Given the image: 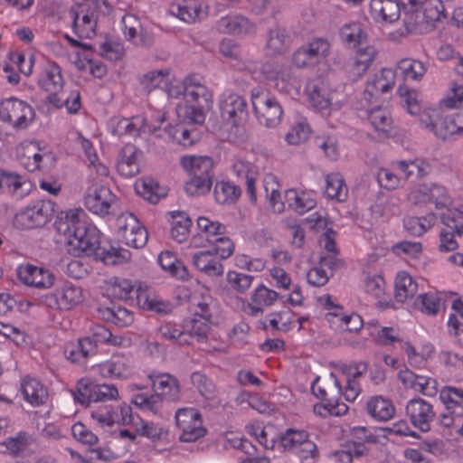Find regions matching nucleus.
<instances>
[{"label":"nucleus","instance_id":"35","mask_svg":"<svg viewBox=\"0 0 463 463\" xmlns=\"http://www.w3.org/2000/svg\"><path fill=\"white\" fill-rule=\"evenodd\" d=\"M157 260L161 268L169 271L173 277L183 280L188 279L189 273L186 266L178 260L172 252H162Z\"/></svg>","mask_w":463,"mask_h":463},{"label":"nucleus","instance_id":"7","mask_svg":"<svg viewBox=\"0 0 463 463\" xmlns=\"http://www.w3.org/2000/svg\"><path fill=\"white\" fill-rule=\"evenodd\" d=\"M54 208L51 200H36L16 214L15 222L24 229L42 227L51 220Z\"/></svg>","mask_w":463,"mask_h":463},{"label":"nucleus","instance_id":"25","mask_svg":"<svg viewBox=\"0 0 463 463\" xmlns=\"http://www.w3.org/2000/svg\"><path fill=\"white\" fill-rule=\"evenodd\" d=\"M369 415L379 421H386L392 418L395 408L392 401L381 395L371 397L366 403Z\"/></svg>","mask_w":463,"mask_h":463},{"label":"nucleus","instance_id":"33","mask_svg":"<svg viewBox=\"0 0 463 463\" xmlns=\"http://www.w3.org/2000/svg\"><path fill=\"white\" fill-rule=\"evenodd\" d=\"M279 298V294L265 287L264 285L259 286L251 297L252 304L250 306L252 316H257L262 313V307L271 306Z\"/></svg>","mask_w":463,"mask_h":463},{"label":"nucleus","instance_id":"64","mask_svg":"<svg viewBox=\"0 0 463 463\" xmlns=\"http://www.w3.org/2000/svg\"><path fill=\"white\" fill-rule=\"evenodd\" d=\"M139 221L131 213H125L120 214L117 218L116 225L118 228V235L123 240V235L127 234L130 230L133 231L135 227H137Z\"/></svg>","mask_w":463,"mask_h":463},{"label":"nucleus","instance_id":"49","mask_svg":"<svg viewBox=\"0 0 463 463\" xmlns=\"http://www.w3.org/2000/svg\"><path fill=\"white\" fill-rule=\"evenodd\" d=\"M178 428L182 431L179 439L183 442L196 441L206 434V430L203 426L202 416L195 418L191 423H187L185 427L179 426Z\"/></svg>","mask_w":463,"mask_h":463},{"label":"nucleus","instance_id":"3","mask_svg":"<svg viewBox=\"0 0 463 463\" xmlns=\"http://www.w3.org/2000/svg\"><path fill=\"white\" fill-rule=\"evenodd\" d=\"M320 377L317 376L312 383L311 390L313 394L325 401L324 404L314 405V412L322 417L328 415L340 416L345 414L348 408L345 403H340L339 399L342 395V385L340 381L336 378L335 373H330L322 383L318 385Z\"/></svg>","mask_w":463,"mask_h":463},{"label":"nucleus","instance_id":"29","mask_svg":"<svg viewBox=\"0 0 463 463\" xmlns=\"http://www.w3.org/2000/svg\"><path fill=\"white\" fill-rule=\"evenodd\" d=\"M146 131V119L141 117H134L132 118H118L115 119L113 126V134L119 137L124 135L137 137L139 136L140 132Z\"/></svg>","mask_w":463,"mask_h":463},{"label":"nucleus","instance_id":"45","mask_svg":"<svg viewBox=\"0 0 463 463\" xmlns=\"http://www.w3.org/2000/svg\"><path fill=\"white\" fill-rule=\"evenodd\" d=\"M403 11V24L408 33H422L425 31V15L421 8H407Z\"/></svg>","mask_w":463,"mask_h":463},{"label":"nucleus","instance_id":"31","mask_svg":"<svg viewBox=\"0 0 463 463\" xmlns=\"http://www.w3.org/2000/svg\"><path fill=\"white\" fill-rule=\"evenodd\" d=\"M436 215L430 212L425 216H410L403 220L405 230L412 236H421L436 222Z\"/></svg>","mask_w":463,"mask_h":463},{"label":"nucleus","instance_id":"44","mask_svg":"<svg viewBox=\"0 0 463 463\" xmlns=\"http://www.w3.org/2000/svg\"><path fill=\"white\" fill-rule=\"evenodd\" d=\"M441 222L444 228L440 231L439 238L440 244L439 250L442 251H450L458 248V242L455 240V236H461V232L458 229H454L453 222H446L444 220V213L441 215Z\"/></svg>","mask_w":463,"mask_h":463},{"label":"nucleus","instance_id":"1","mask_svg":"<svg viewBox=\"0 0 463 463\" xmlns=\"http://www.w3.org/2000/svg\"><path fill=\"white\" fill-rule=\"evenodd\" d=\"M85 216L83 210L73 209L61 213L59 220L55 222L56 230L66 238L68 250L75 255L83 253L93 256L105 265H117L128 261L131 256L130 252L101 241L99 231L88 223Z\"/></svg>","mask_w":463,"mask_h":463},{"label":"nucleus","instance_id":"22","mask_svg":"<svg viewBox=\"0 0 463 463\" xmlns=\"http://www.w3.org/2000/svg\"><path fill=\"white\" fill-rule=\"evenodd\" d=\"M137 153L138 149L132 144H127L122 147L117 164V169L120 175L130 178L139 173Z\"/></svg>","mask_w":463,"mask_h":463},{"label":"nucleus","instance_id":"55","mask_svg":"<svg viewBox=\"0 0 463 463\" xmlns=\"http://www.w3.org/2000/svg\"><path fill=\"white\" fill-rule=\"evenodd\" d=\"M147 240L148 232L146 229L139 223L133 231L130 230L127 234H124L122 241L128 246L139 249L146 244Z\"/></svg>","mask_w":463,"mask_h":463},{"label":"nucleus","instance_id":"42","mask_svg":"<svg viewBox=\"0 0 463 463\" xmlns=\"http://www.w3.org/2000/svg\"><path fill=\"white\" fill-rule=\"evenodd\" d=\"M326 181L325 194L326 196L338 202H345L347 198L348 189L342 176L339 174H329L326 175Z\"/></svg>","mask_w":463,"mask_h":463},{"label":"nucleus","instance_id":"51","mask_svg":"<svg viewBox=\"0 0 463 463\" xmlns=\"http://www.w3.org/2000/svg\"><path fill=\"white\" fill-rule=\"evenodd\" d=\"M285 200L288 207L302 214L316 206V202L313 199H304L298 195V192L294 189H289L285 193Z\"/></svg>","mask_w":463,"mask_h":463},{"label":"nucleus","instance_id":"8","mask_svg":"<svg viewBox=\"0 0 463 463\" xmlns=\"http://www.w3.org/2000/svg\"><path fill=\"white\" fill-rule=\"evenodd\" d=\"M409 202L416 206L434 204L436 209L448 207L450 197L447 189L435 183L421 184L408 194Z\"/></svg>","mask_w":463,"mask_h":463},{"label":"nucleus","instance_id":"40","mask_svg":"<svg viewBox=\"0 0 463 463\" xmlns=\"http://www.w3.org/2000/svg\"><path fill=\"white\" fill-rule=\"evenodd\" d=\"M368 120L377 131L389 136L392 129V119L390 113L381 107H376L368 111Z\"/></svg>","mask_w":463,"mask_h":463},{"label":"nucleus","instance_id":"30","mask_svg":"<svg viewBox=\"0 0 463 463\" xmlns=\"http://www.w3.org/2000/svg\"><path fill=\"white\" fill-rule=\"evenodd\" d=\"M394 288L396 300L404 302L417 293L418 284L409 273L402 271L396 276Z\"/></svg>","mask_w":463,"mask_h":463},{"label":"nucleus","instance_id":"17","mask_svg":"<svg viewBox=\"0 0 463 463\" xmlns=\"http://www.w3.org/2000/svg\"><path fill=\"white\" fill-rule=\"evenodd\" d=\"M369 10L375 21L393 23L400 18L402 6L399 0H371Z\"/></svg>","mask_w":463,"mask_h":463},{"label":"nucleus","instance_id":"48","mask_svg":"<svg viewBox=\"0 0 463 463\" xmlns=\"http://www.w3.org/2000/svg\"><path fill=\"white\" fill-rule=\"evenodd\" d=\"M210 320L191 317L187 318L184 321L183 328L184 335H189L191 336H195L198 340H203L206 337L209 330Z\"/></svg>","mask_w":463,"mask_h":463},{"label":"nucleus","instance_id":"6","mask_svg":"<svg viewBox=\"0 0 463 463\" xmlns=\"http://www.w3.org/2000/svg\"><path fill=\"white\" fill-rule=\"evenodd\" d=\"M251 104L260 124L267 128H275L279 124L283 109L274 97L267 92L252 91Z\"/></svg>","mask_w":463,"mask_h":463},{"label":"nucleus","instance_id":"41","mask_svg":"<svg viewBox=\"0 0 463 463\" xmlns=\"http://www.w3.org/2000/svg\"><path fill=\"white\" fill-rule=\"evenodd\" d=\"M241 194L240 186L224 181L217 182L213 190L215 201L222 204L235 203Z\"/></svg>","mask_w":463,"mask_h":463},{"label":"nucleus","instance_id":"13","mask_svg":"<svg viewBox=\"0 0 463 463\" xmlns=\"http://www.w3.org/2000/svg\"><path fill=\"white\" fill-rule=\"evenodd\" d=\"M406 413L414 427L424 432L430 430V422L435 417L431 404L421 398L412 399L406 406Z\"/></svg>","mask_w":463,"mask_h":463},{"label":"nucleus","instance_id":"38","mask_svg":"<svg viewBox=\"0 0 463 463\" xmlns=\"http://www.w3.org/2000/svg\"><path fill=\"white\" fill-rule=\"evenodd\" d=\"M137 192L149 203L156 204L160 198L165 197L166 193L158 182L152 178H146L136 184Z\"/></svg>","mask_w":463,"mask_h":463},{"label":"nucleus","instance_id":"32","mask_svg":"<svg viewBox=\"0 0 463 463\" xmlns=\"http://www.w3.org/2000/svg\"><path fill=\"white\" fill-rule=\"evenodd\" d=\"M455 134H463V113L439 119L437 129H435L437 137L447 139Z\"/></svg>","mask_w":463,"mask_h":463},{"label":"nucleus","instance_id":"28","mask_svg":"<svg viewBox=\"0 0 463 463\" xmlns=\"http://www.w3.org/2000/svg\"><path fill=\"white\" fill-rule=\"evenodd\" d=\"M38 83L48 93L59 92L63 87L61 68L56 63L48 64L39 78Z\"/></svg>","mask_w":463,"mask_h":463},{"label":"nucleus","instance_id":"36","mask_svg":"<svg viewBox=\"0 0 463 463\" xmlns=\"http://www.w3.org/2000/svg\"><path fill=\"white\" fill-rule=\"evenodd\" d=\"M171 236L179 243L186 241L189 235L192 221L184 212H173Z\"/></svg>","mask_w":463,"mask_h":463},{"label":"nucleus","instance_id":"2","mask_svg":"<svg viewBox=\"0 0 463 463\" xmlns=\"http://www.w3.org/2000/svg\"><path fill=\"white\" fill-rule=\"evenodd\" d=\"M151 385L155 393L147 396L144 393H138L134 396L133 403L146 411L157 413L163 403V397L171 402H177L180 398L179 381L169 373L149 374Z\"/></svg>","mask_w":463,"mask_h":463},{"label":"nucleus","instance_id":"21","mask_svg":"<svg viewBox=\"0 0 463 463\" xmlns=\"http://www.w3.org/2000/svg\"><path fill=\"white\" fill-rule=\"evenodd\" d=\"M396 72L388 68H384L379 74H375L373 79L366 83L364 95L365 99H371L378 93H386L394 86Z\"/></svg>","mask_w":463,"mask_h":463},{"label":"nucleus","instance_id":"26","mask_svg":"<svg viewBox=\"0 0 463 463\" xmlns=\"http://www.w3.org/2000/svg\"><path fill=\"white\" fill-rule=\"evenodd\" d=\"M308 438V434L305 430L295 429H288L285 433L280 435L277 439L270 440V449H274L278 447L283 451H297L301 442Z\"/></svg>","mask_w":463,"mask_h":463},{"label":"nucleus","instance_id":"43","mask_svg":"<svg viewBox=\"0 0 463 463\" xmlns=\"http://www.w3.org/2000/svg\"><path fill=\"white\" fill-rule=\"evenodd\" d=\"M397 71L405 80H418L423 77L427 69L420 61L406 58L398 62Z\"/></svg>","mask_w":463,"mask_h":463},{"label":"nucleus","instance_id":"62","mask_svg":"<svg viewBox=\"0 0 463 463\" xmlns=\"http://www.w3.org/2000/svg\"><path fill=\"white\" fill-rule=\"evenodd\" d=\"M134 286L129 279H116L111 286V292L114 297L120 299L131 298Z\"/></svg>","mask_w":463,"mask_h":463},{"label":"nucleus","instance_id":"27","mask_svg":"<svg viewBox=\"0 0 463 463\" xmlns=\"http://www.w3.org/2000/svg\"><path fill=\"white\" fill-rule=\"evenodd\" d=\"M290 44V36L284 28L276 26L269 29L267 36L266 50L269 55H280L286 52Z\"/></svg>","mask_w":463,"mask_h":463},{"label":"nucleus","instance_id":"18","mask_svg":"<svg viewBox=\"0 0 463 463\" xmlns=\"http://www.w3.org/2000/svg\"><path fill=\"white\" fill-rule=\"evenodd\" d=\"M124 34L135 46L148 48L154 43V35L144 30L133 16L123 18Z\"/></svg>","mask_w":463,"mask_h":463},{"label":"nucleus","instance_id":"46","mask_svg":"<svg viewBox=\"0 0 463 463\" xmlns=\"http://www.w3.org/2000/svg\"><path fill=\"white\" fill-rule=\"evenodd\" d=\"M138 305L146 310L154 311L160 315H166L172 311V305L168 302L150 298L146 292H138L137 295Z\"/></svg>","mask_w":463,"mask_h":463},{"label":"nucleus","instance_id":"59","mask_svg":"<svg viewBox=\"0 0 463 463\" xmlns=\"http://www.w3.org/2000/svg\"><path fill=\"white\" fill-rule=\"evenodd\" d=\"M253 279V276L236 271H229L227 273V280L229 283L235 290L241 293H244L250 287Z\"/></svg>","mask_w":463,"mask_h":463},{"label":"nucleus","instance_id":"4","mask_svg":"<svg viewBox=\"0 0 463 463\" xmlns=\"http://www.w3.org/2000/svg\"><path fill=\"white\" fill-rule=\"evenodd\" d=\"M185 103L176 108L178 116L193 124H203L205 120V110L213 104V94L207 87L186 90Z\"/></svg>","mask_w":463,"mask_h":463},{"label":"nucleus","instance_id":"9","mask_svg":"<svg viewBox=\"0 0 463 463\" xmlns=\"http://www.w3.org/2000/svg\"><path fill=\"white\" fill-rule=\"evenodd\" d=\"M33 118L34 111L25 101L13 97L0 102V119L14 128H25Z\"/></svg>","mask_w":463,"mask_h":463},{"label":"nucleus","instance_id":"52","mask_svg":"<svg viewBox=\"0 0 463 463\" xmlns=\"http://www.w3.org/2000/svg\"><path fill=\"white\" fill-rule=\"evenodd\" d=\"M191 381L200 394L206 400H213L215 397V386L213 383L201 372H194L191 375Z\"/></svg>","mask_w":463,"mask_h":463},{"label":"nucleus","instance_id":"60","mask_svg":"<svg viewBox=\"0 0 463 463\" xmlns=\"http://www.w3.org/2000/svg\"><path fill=\"white\" fill-rule=\"evenodd\" d=\"M310 128L307 123L300 122L294 126L286 135L289 145H298L307 139Z\"/></svg>","mask_w":463,"mask_h":463},{"label":"nucleus","instance_id":"50","mask_svg":"<svg viewBox=\"0 0 463 463\" xmlns=\"http://www.w3.org/2000/svg\"><path fill=\"white\" fill-rule=\"evenodd\" d=\"M97 346L98 345L94 343L91 337H84L78 341V345L70 351L67 357L73 363L78 362L80 360V355L83 358H87L97 353Z\"/></svg>","mask_w":463,"mask_h":463},{"label":"nucleus","instance_id":"10","mask_svg":"<svg viewBox=\"0 0 463 463\" xmlns=\"http://www.w3.org/2000/svg\"><path fill=\"white\" fill-rule=\"evenodd\" d=\"M221 117L233 127L244 122L248 116L245 99L236 93H224L220 99Z\"/></svg>","mask_w":463,"mask_h":463},{"label":"nucleus","instance_id":"5","mask_svg":"<svg viewBox=\"0 0 463 463\" xmlns=\"http://www.w3.org/2000/svg\"><path fill=\"white\" fill-rule=\"evenodd\" d=\"M83 301V293L81 288L66 284L52 292L41 295L29 301L28 306L37 305L51 310H70Z\"/></svg>","mask_w":463,"mask_h":463},{"label":"nucleus","instance_id":"53","mask_svg":"<svg viewBox=\"0 0 463 463\" xmlns=\"http://www.w3.org/2000/svg\"><path fill=\"white\" fill-rule=\"evenodd\" d=\"M92 401L94 402H103L116 400L118 396V389L113 384L95 383L90 382Z\"/></svg>","mask_w":463,"mask_h":463},{"label":"nucleus","instance_id":"24","mask_svg":"<svg viewBox=\"0 0 463 463\" xmlns=\"http://www.w3.org/2000/svg\"><path fill=\"white\" fill-rule=\"evenodd\" d=\"M24 400L33 406H40L48 399L47 389L35 378L26 376L21 383Z\"/></svg>","mask_w":463,"mask_h":463},{"label":"nucleus","instance_id":"14","mask_svg":"<svg viewBox=\"0 0 463 463\" xmlns=\"http://www.w3.org/2000/svg\"><path fill=\"white\" fill-rule=\"evenodd\" d=\"M398 377L402 383L423 395L433 397L438 392V383L432 377L416 374L408 369L401 371Z\"/></svg>","mask_w":463,"mask_h":463},{"label":"nucleus","instance_id":"58","mask_svg":"<svg viewBox=\"0 0 463 463\" xmlns=\"http://www.w3.org/2000/svg\"><path fill=\"white\" fill-rule=\"evenodd\" d=\"M419 309L427 314L435 315L439 307V299L433 294H420L415 302Z\"/></svg>","mask_w":463,"mask_h":463},{"label":"nucleus","instance_id":"63","mask_svg":"<svg viewBox=\"0 0 463 463\" xmlns=\"http://www.w3.org/2000/svg\"><path fill=\"white\" fill-rule=\"evenodd\" d=\"M166 75H168V71L164 70L150 71L144 75L141 83L144 89L150 92L152 90L160 87Z\"/></svg>","mask_w":463,"mask_h":463},{"label":"nucleus","instance_id":"11","mask_svg":"<svg viewBox=\"0 0 463 463\" xmlns=\"http://www.w3.org/2000/svg\"><path fill=\"white\" fill-rule=\"evenodd\" d=\"M329 52V43L317 38L299 47L292 56V62L298 68L312 66L326 58Z\"/></svg>","mask_w":463,"mask_h":463},{"label":"nucleus","instance_id":"57","mask_svg":"<svg viewBox=\"0 0 463 463\" xmlns=\"http://www.w3.org/2000/svg\"><path fill=\"white\" fill-rule=\"evenodd\" d=\"M71 433L73 438L82 444L92 446L99 441L97 435L80 421L72 425Z\"/></svg>","mask_w":463,"mask_h":463},{"label":"nucleus","instance_id":"47","mask_svg":"<svg viewBox=\"0 0 463 463\" xmlns=\"http://www.w3.org/2000/svg\"><path fill=\"white\" fill-rule=\"evenodd\" d=\"M91 339L98 344H109L111 345H122L124 338L120 335H113L111 331L100 324L93 325L90 327Z\"/></svg>","mask_w":463,"mask_h":463},{"label":"nucleus","instance_id":"56","mask_svg":"<svg viewBox=\"0 0 463 463\" xmlns=\"http://www.w3.org/2000/svg\"><path fill=\"white\" fill-rule=\"evenodd\" d=\"M364 36V32L357 24H345L340 30L342 41L349 46L355 47L360 44Z\"/></svg>","mask_w":463,"mask_h":463},{"label":"nucleus","instance_id":"20","mask_svg":"<svg viewBox=\"0 0 463 463\" xmlns=\"http://www.w3.org/2000/svg\"><path fill=\"white\" fill-rule=\"evenodd\" d=\"M32 187L31 182L24 177L7 171L0 170V192L10 193L18 198L26 195Z\"/></svg>","mask_w":463,"mask_h":463},{"label":"nucleus","instance_id":"15","mask_svg":"<svg viewBox=\"0 0 463 463\" xmlns=\"http://www.w3.org/2000/svg\"><path fill=\"white\" fill-rule=\"evenodd\" d=\"M17 273L19 279L29 286L50 288L54 283L53 273L44 268L28 264L24 267H19Z\"/></svg>","mask_w":463,"mask_h":463},{"label":"nucleus","instance_id":"39","mask_svg":"<svg viewBox=\"0 0 463 463\" xmlns=\"http://www.w3.org/2000/svg\"><path fill=\"white\" fill-rule=\"evenodd\" d=\"M99 311L103 319L118 326H128L134 321L132 313L121 306L112 305V307L100 309Z\"/></svg>","mask_w":463,"mask_h":463},{"label":"nucleus","instance_id":"37","mask_svg":"<svg viewBox=\"0 0 463 463\" xmlns=\"http://www.w3.org/2000/svg\"><path fill=\"white\" fill-rule=\"evenodd\" d=\"M97 20L93 14H85L80 15L77 12H73L72 28L75 34L80 38H91L95 35Z\"/></svg>","mask_w":463,"mask_h":463},{"label":"nucleus","instance_id":"12","mask_svg":"<svg viewBox=\"0 0 463 463\" xmlns=\"http://www.w3.org/2000/svg\"><path fill=\"white\" fill-rule=\"evenodd\" d=\"M115 202L116 196L110 189L102 185L89 188L84 198L86 208L102 217L110 213V208Z\"/></svg>","mask_w":463,"mask_h":463},{"label":"nucleus","instance_id":"61","mask_svg":"<svg viewBox=\"0 0 463 463\" xmlns=\"http://www.w3.org/2000/svg\"><path fill=\"white\" fill-rule=\"evenodd\" d=\"M135 428L137 433L149 439H159L162 434V428L153 422H147L137 416Z\"/></svg>","mask_w":463,"mask_h":463},{"label":"nucleus","instance_id":"23","mask_svg":"<svg viewBox=\"0 0 463 463\" xmlns=\"http://www.w3.org/2000/svg\"><path fill=\"white\" fill-rule=\"evenodd\" d=\"M218 29L223 33L246 35L254 32V25L245 16L228 15L220 19Z\"/></svg>","mask_w":463,"mask_h":463},{"label":"nucleus","instance_id":"34","mask_svg":"<svg viewBox=\"0 0 463 463\" xmlns=\"http://www.w3.org/2000/svg\"><path fill=\"white\" fill-rule=\"evenodd\" d=\"M401 178L409 180L412 178H422L427 175L430 166L423 160L416 159L413 161H400L398 163Z\"/></svg>","mask_w":463,"mask_h":463},{"label":"nucleus","instance_id":"19","mask_svg":"<svg viewBox=\"0 0 463 463\" xmlns=\"http://www.w3.org/2000/svg\"><path fill=\"white\" fill-rule=\"evenodd\" d=\"M192 263L196 269L209 277H221L224 268L213 250H200L193 255Z\"/></svg>","mask_w":463,"mask_h":463},{"label":"nucleus","instance_id":"16","mask_svg":"<svg viewBox=\"0 0 463 463\" xmlns=\"http://www.w3.org/2000/svg\"><path fill=\"white\" fill-rule=\"evenodd\" d=\"M180 163L189 176L212 179L213 181V161L211 157L184 156L181 157Z\"/></svg>","mask_w":463,"mask_h":463},{"label":"nucleus","instance_id":"54","mask_svg":"<svg viewBox=\"0 0 463 463\" xmlns=\"http://www.w3.org/2000/svg\"><path fill=\"white\" fill-rule=\"evenodd\" d=\"M213 182L212 179L190 176V179L185 183L184 190L191 196L204 195L210 192Z\"/></svg>","mask_w":463,"mask_h":463}]
</instances>
